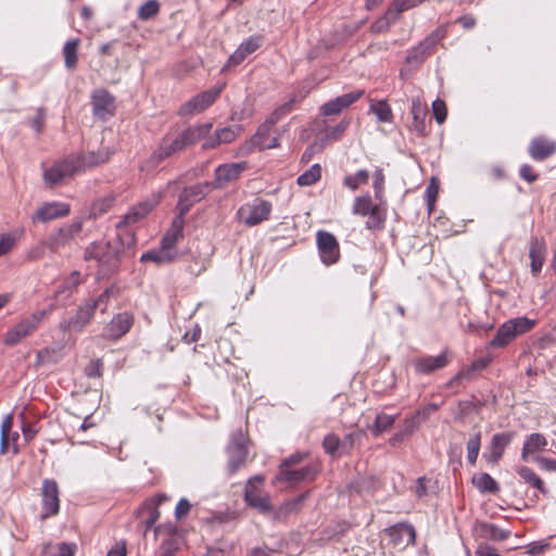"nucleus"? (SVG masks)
<instances>
[{"instance_id": "obj_1", "label": "nucleus", "mask_w": 556, "mask_h": 556, "mask_svg": "<svg viewBox=\"0 0 556 556\" xmlns=\"http://www.w3.org/2000/svg\"><path fill=\"white\" fill-rule=\"evenodd\" d=\"M212 127V123H203L190 126L179 134L164 136L157 149L142 163L141 170L154 168L172 155L195 144L210 134Z\"/></svg>"}, {"instance_id": "obj_2", "label": "nucleus", "mask_w": 556, "mask_h": 556, "mask_svg": "<svg viewBox=\"0 0 556 556\" xmlns=\"http://www.w3.org/2000/svg\"><path fill=\"white\" fill-rule=\"evenodd\" d=\"M110 154L101 152L96 154L89 152L87 155H68L67 157L55 162L50 168L43 172V180L50 186H54L65 178L72 177L83 172L86 167L96 166L109 161Z\"/></svg>"}, {"instance_id": "obj_3", "label": "nucleus", "mask_w": 556, "mask_h": 556, "mask_svg": "<svg viewBox=\"0 0 556 556\" xmlns=\"http://www.w3.org/2000/svg\"><path fill=\"white\" fill-rule=\"evenodd\" d=\"M535 325L528 317H516L505 321L496 331L494 338L489 341V348H504L517 336L530 331Z\"/></svg>"}, {"instance_id": "obj_4", "label": "nucleus", "mask_w": 556, "mask_h": 556, "mask_svg": "<svg viewBox=\"0 0 556 556\" xmlns=\"http://www.w3.org/2000/svg\"><path fill=\"white\" fill-rule=\"evenodd\" d=\"M121 250L110 242L98 241L91 243L85 250V258L94 260L106 271L113 270L119 263Z\"/></svg>"}, {"instance_id": "obj_5", "label": "nucleus", "mask_w": 556, "mask_h": 556, "mask_svg": "<svg viewBox=\"0 0 556 556\" xmlns=\"http://www.w3.org/2000/svg\"><path fill=\"white\" fill-rule=\"evenodd\" d=\"M81 230L83 219H74L52 231L45 240V244L51 253H58L61 249L70 245Z\"/></svg>"}, {"instance_id": "obj_6", "label": "nucleus", "mask_w": 556, "mask_h": 556, "mask_svg": "<svg viewBox=\"0 0 556 556\" xmlns=\"http://www.w3.org/2000/svg\"><path fill=\"white\" fill-rule=\"evenodd\" d=\"M46 316V311H38L30 316L22 319L13 328L9 329L3 338V343L9 346H14L23 339L29 337L37 330L42 319Z\"/></svg>"}, {"instance_id": "obj_7", "label": "nucleus", "mask_w": 556, "mask_h": 556, "mask_svg": "<svg viewBox=\"0 0 556 556\" xmlns=\"http://www.w3.org/2000/svg\"><path fill=\"white\" fill-rule=\"evenodd\" d=\"M443 37L444 31L442 29L433 30L407 52L405 62L413 67H419L431 55L433 49Z\"/></svg>"}, {"instance_id": "obj_8", "label": "nucleus", "mask_w": 556, "mask_h": 556, "mask_svg": "<svg viewBox=\"0 0 556 556\" xmlns=\"http://www.w3.org/2000/svg\"><path fill=\"white\" fill-rule=\"evenodd\" d=\"M271 212V203L261 198L245 203L238 210L239 218L248 226H255L267 220Z\"/></svg>"}, {"instance_id": "obj_9", "label": "nucleus", "mask_w": 556, "mask_h": 556, "mask_svg": "<svg viewBox=\"0 0 556 556\" xmlns=\"http://www.w3.org/2000/svg\"><path fill=\"white\" fill-rule=\"evenodd\" d=\"M263 483V476H255L249 479L244 491V501L249 506L257 509L262 514H266L271 511L273 507L269 495L262 493Z\"/></svg>"}, {"instance_id": "obj_10", "label": "nucleus", "mask_w": 556, "mask_h": 556, "mask_svg": "<svg viewBox=\"0 0 556 556\" xmlns=\"http://www.w3.org/2000/svg\"><path fill=\"white\" fill-rule=\"evenodd\" d=\"M60 491L54 479H45L41 485V515L42 520L55 516L60 511Z\"/></svg>"}, {"instance_id": "obj_11", "label": "nucleus", "mask_w": 556, "mask_h": 556, "mask_svg": "<svg viewBox=\"0 0 556 556\" xmlns=\"http://www.w3.org/2000/svg\"><path fill=\"white\" fill-rule=\"evenodd\" d=\"M94 312V304H91L88 300H86L81 305L78 306L76 313L73 316L63 318L60 321V330L63 332L83 331L91 321Z\"/></svg>"}, {"instance_id": "obj_12", "label": "nucleus", "mask_w": 556, "mask_h": 556, "mask_svg": "<svg viewBox=\"0 0 556 556\" xmlns=\"http://www.w3.org/2000/svg\"><path fill=\"white\" fill-rule=\"evenodd\" d=\"M223 88L224 85L216 86L194 96L179 108V115L186 116L203 112L215 102Z\"/></svg>"}, {"instance_id": "obj_13", "label": "nucleus", "mask_w": 556, "mask_h": 556, "mask_svg": "<svg viewBox=\"0 0 556 556\" xmlns=\"http://www.w3.org/2000/svg\"><path fill=\"white\" fill-rule=\"evenodd\" d=\"M274 125L265 121L257 129L255 135L248 141H245L241 148L240 153L242 155L249 154L255 149H273L279 146L277 137H270V131Z\"/></svg>"}, {"instance_id": "obj_14", "label": "nucleus", "mask_w": 556, "mask_h": 556, "mask_svg": "<svg viewBox=\"0 0 556 556\" xmlns=\"http://www.w3.org/2000/svg\"><path fill=\"white\" fill-rule=\"evenodd\" d=\"M316 243L321 262L327 265L336 264L340 258V247L337 238L326 230L316 233Z\"/></svg>"}, {"instance_id": "obj_15", "label": "nucleus", "mask_w": 556, "mask_h": 556, "mask_svg": "<svg viewBox=\"0 0 556 556\" xmlns=\"http://www.w3.org/2000/svg\"><path fill=\"white\" fill-rule=\"evenodd\" d=\"M319 472L317 464H307L302 468L278 469V475L275 482H288L296 484L300 482H312L316 479Z\"/></svg>"}, {"instance_id": "obj_16", "label": "nucleus", "mask_w": 556, "mask_h": 556, "mask_svg": "<svg viewBox=\"0 0 556 556\" xmlns=\"http://www.w3.org/2000/svg\"><path fill=\"white\" fill-rule=\"evenodd\" d=\"M247 162L226 163L219 165L214 172V179L211 184L213 189H222L228 184L239 179L247 169Z\"/></svg>"}, {"instance_id": "obj_17", "label": "nucleus", "mask_w": 556, "mask_h": 556, "mask_svg": "<svg viewBox=\"0 0 556 556\" xmlns=\"http://www.w3.org/2000/svg\"><path fill=\"white\" fill-rule=\"evenodd\" d=\"M245 442L247 438L241 431L233 433L231 437V441L227 447L228 466L231 473L240 468L248 456Z\"/></svg>"}, {"instance_id": "obj_18", "label": "nucleus", "mask_w": 556, "mask_h": 556, "mask_svg": "<svg viewBox=\"0 0 556 556\" xmlns=\"http://www.w3.org/2000/svg\"><path fill=\"white\" fill-rule=\"evenodd\" d=\"M210 188H212L210 182L197 184L185 188L180 192L177 203L179 215L184 216L194 203L202 200L207 194Z\"/></svg>"}, {"instance_id": "obj_19", "label": "nucleus", "mask_w": 556, "mask_h": 556, "mask_svg": "<svg viewBox=\"0 0 556 556\" xmlns=\"http://www.w3.org/2000/svg\"><path fill=\"white\" fill-rule=\"evenodd\" d=\"M159 202L160 195H153L152 199H148L134 205L116 224V229L128 227L144 218Z\"/></svg>"}, {"instance_id": "obj_20", "label": "nucleus", "mask_w": 556, "mask_h": 556, "mask_svg": "<svg viewBox=\"0 0 556 556\" xmlns=\"http://www.w3.org/2000/svg\"><path fill=\"white\" fill-rule=\"evenodd\" d=\"M528 153L534 161H545L556 153V140L544 136L534 137L528 146Z\"/></svg>"}, {"instance_id": "obj_21", "label": "nucleus", "mask_w": 556, "mask_h": 556, "mask_svg": "<svg viewBox=\"0 0 556 556\" xmlns=\"http://www.w3.org/2000/svg\"><path fill=\"white\" fill-rule=\"evenodd\" d=\"M70 212L71 206L67 203L58 201L46 202L37 208L33 219L40 223H47L52 219L65 217L70 214Z\"/></svg>"}, {"instance_id": "obj_22", "label": "nucleus", "mask_w": 556, "mask_h": 556, "mask_svg": "<svg viewBox=\"0 0 556 556\" xmlns=\"http://www.w3.org/2000/svg\"><path fill=\"white\" fill-rule=\"evenodd\" d=\"M91 104L93 115L102 121H106L114 114V98L104 89L93 92Z\"/></svg>"}, {"instance_id": "obj_23", "label": "nucleus", "mask_w": 556, "mask_h": 556, "mask_svg": "<svg viewBox=\"0 0 556 556\" xmlns=\"http://www.w3.org/2000/svg\"><path fill=\"white\" fill-rule=\"evenodd\" d=\"M364 94L363 90L352 91L336 99L329 100L320 108V113L324 116L338 115L344 109L349 108L352 103L357 101Z\"/></svg>"}, {"instance_id": "obj_24", "label": "nucleus", "mask_w": 556, "mask_h": 556, "mask_svg": "<svg viewBox=\"0 0 556 556\" xmlns=\"http://www.w3.org/2000/svg\"><path fill=\"white\" fill-rule=\"evenodd\" d=\"M448 355L443 351L437 356H421L413 361L415 371L419 375H430L435 370L444 368L448 364Z\"/></svg>"}, {"instance_id": "obj_25", "label": "nucleus", "mask_w": 556, "mask_h": 556, "mask_svg": "<svg viewBox=\"0 0 556 556\" xmlns=\"http://www.w3.org/2000/svg\"><path fill=\"white\" fill-rule=\"evenodd\" d=\"M134 325V316L128 312L115 315L104 329V337L117 340L125 336Z\"/></svg>"}, {"instance_id": "obj_26", "label": "nucleus", "mask_w": 556, "mask_h": 556, "mask_svg": "<svg viewBox=\"0 0 556 556\" xmlns=\"http://www.w3.org/2000/svg\"><path fill=\"white\" fill-rule=\"evenodd\" d=\"M529 257L531 260V274L533 276H538L542 270L546 257V244L543 238H531L529 245Z\"/></svg>"}, {"instance_id": "obj_27", "label": "nucleus", "mask_w": 556, "mask_h": 556, "mask_svg": "<svg viewBox=\"0 0 556 556\" xmlns=\"http://www.w3.org/2000/svg\"><path fill=\"white\" fill-rule=\"evenodd\" d=\"M84 282L80 271L74 270L68 276L64 277L61 283L54 291V299L56 301H66L76 291L77 287Z\"/></svg>"}, {"instance_id": "obj_28", "label": "nucleus", "mask_w": 556, "mask_h": 556, "mask_svg": "<svg viewBox=\"0 0 556 556\" xmlns=\"http://www.w3.org/2000/svg\"><path fill=\"white\" fill-rule=\"evenodd\" d=\"M262 38L252 36L243 41L238 49L229 56L226 66L239 65L244 59L256 51L261 46Z\"/></svg>"}, {"instance_id": "obj_29", "label": "nucleus", "mask_w": 556, "mask_h": 556, "mask_svg": "<svg viewBox=\"0 0 556 556\" xmlns=\"http://www.w3.org/2000/svg\"><path fill=\"white\" fill-rule=\"evenodd\" d=\"M484 368H486V358H478L466 368H463L451 381L446 383V387L454 388L462 384L463 380H475L478 378V374Z\"/></svg>"}, {"instance_id": "obj_30", "label": "nucleus", "mask_w": 556, "mask_h": 556, "mask_svg": "<svg viewBox=\"0 0 556 556\" xmlns=\"http://www.w3.org/2000/svg\"><path fill=\"white\" fill-rule=\"evenodd\" d=\"M546 446L547 439L544 434L534 432L527 435L521 448V459L528 462L531 455L544 451Z\"/></svg>"}, {"instance_id": "obj_31", "label": "nucleus", "mask_w": 556, "mask_h": 556, "mask_svg": "<svg viewBox=\"0 0 556 556\" xmlns=\"http://www.w3.org/2000/svg\"><path fill=\"white\" fill-rule=\"evenodd\" d=\"M514 437L515 432L513 431L494 434L491 441L492 451L491 454L489 455V460L497 463L501 459L504 450L510 444Z\"/></svg>"}, {"instance_id": "obj_32", "label": "nucleus", "mask_w": 556, "mask_h": 556, "mask_svg": "<svg viewBox=\"0 0 556 556\" xmlns=\"http://www.w3.org/2000/svg\"><path fill=\"white\" fill-rule=\"evenodd\" d=\"M389 535L394 543L409 545L415 543L416 532L413 526L407 523H397L389 529Z\"/></svg>"}, {"instance_id": "obj_33", "label": "nucleus", "mask_w": 556, "mask_h": 556, "mask_svg": "<svg viewBox=\"0 0 556 556\" xmlns=\"http://www.w3.org/2000/svg\"><path fill=\"white\" fill-rule=\"evenodd\" d=\"M182 231H184V219H182V216L179 215L178 217L174 218V220L170 225V228L162 238V240H161L162 248L167 251H173V248L175 247L177 241L182 238Z\"/></svg>"}, {"instance_id": "obj_34", "label": "nucleus", "mask_w": 556, "mask_h": 556, "mask_svg": "<svg viewBox=\"0 0 556 556\" xmlns=\"http://www.w3.org/2000/svg\"><path fill=\"white\" fill-rule=\"evenodd\" d=\"M410 113L413 115V129L418 134L424 136L426 134V106H424L418 98H414L412 100Z\"/></svg>"}, {"instance_id": "obj_35", "label": "nucleus", "mask_w": 556, "mask_h": 556, "mask_svg": "<svg viewBox=\"0 0 556 556\" xmlns=\"http://www.w3.org/2000/svg\"><path fill=\"white\" fill-rule=\"evenodd\" d=\"M396 416L388 415L384 413L377 414L374 424L369 427V430L374 437H379L387 430H389L394 421Z\"/></svg>"}, {"instance_id": "obj_36", "label": "nucleus", "mask_w": 556, "mask_h": 556, "mask_svg": "<svg viewBox=\"0 0 556 556\" xmlns=\"http://www.w3.org/2000/svg\"><path fill=\"white\" fill-rule=\"evenodd\" d=\"M79 42V39H72L66 41L63 47L64 62L68 70H73L77 65Z\"/></svg>"}, {"instance_id": "obj_37", "label": "nucleus", "mask_w": 556, "mask_h": 556, "mask_svg": "<svg viewBox=\"0 0 556 556\" xmlns=\"http://www.w3.org/2000/svg\"><path fill=\"white\" fill-rule=\"evenodd\" d=\"M176 256L173 251H167L161 247L159 251H148L140 257L141 262H153L155 264H165L172 262Z\"/></svg>"}, {"instance_id": "obj_38", "label": "nucleus", "mask_w": 556, "mask_h": 556, "mask_svg": "<svg viewBox=\"0 0 556 556\" xmlns=\"http://www.w3.org/2000/svg\"><path fill=\"white\" fill-rule=\"evenodd\" d=\"M518 473L526 483L530 484L541 493L545 494L547 492L543 480L531 468L522 466L518 469Z\"/></svg>"}, {"instance_id": "obj_39", "label": "nucleus", "mask_w": 556, "mask_h": 556, "mask_svg": "<svg viewBox=\"0 0 556 556\" xmlns=\"http://www.w3.org/2000/svg\"><path fill=\"white\" fill-rule=\"evenodd\" d=\"M378 205L372 203L370 195L365 194L354 200L352 212L355 215L367 216Z\"/></svg>"}, {"instance_id": "obj_40", "label": "nucleus", "mask_w": 556, "mask_h": 556, "mask_svg": "<svg viewBox=\"0 0 556 556\" xmlns=\"http://www.w3.org/2000/svg\"><path fill=\"white\" fill-rule=\"evenodd\" d=\"M369 180V172L366 169H359L355 174H351L344 177L343 185L355 191L361 185H366Z\"/></svg>"}, {"instance_id": "obj_41", "label": "nucleus", "mask_w": 556, "mask_h": 556, "mask_svg": "<svg viewBox=\"0 0 556 556\" xmlns=\"http://www.w3.org/2000/svg\"><path fill=\"white\" fill-rule=\"evenodd\" d=\"M396 21H397V13L391 12L389 9L383 16L379 17L377 21H375L371 24L370 29L372 33H376V34L384 33Z\"/></svg>"}, {"instance_id": "obj_42", "label": "nucleus", "mask_w": 556, "mask_h": 556, "mask_svg": "<svg viewBox=\"0 0 556 556\" xmlns=\"http://www.w3.org/2000/svg\"><path fill=\"white\" fill-rule=\"evenodd\" d=\"M321 177V167L319 164L312 165L307 170L298 177V185L302 187L312 186Z\"/></svg>"}, {"instance_id": "obj_43", "label": "nucleus", "mask_w": 556, "mask_h": 556, "mask_svg": "<svg viewBox=\"0 0 556 556\" xmlns=\"http://www.w3.org/2000/svg\"><path fill=\"white\" fill-rule=\"evenodd\" d=\"M115 195L109 194L93 202L90 211V215L93 218L101 216L109 212L115 202Z\"/></svg>"}, {"instance_id": "obj_44", "label": "nucleus", "mask_w": 556, "mask_h": 556, "mask_svg": "<svg viewBox=\"0 0 556 556\" xmlns=\"http://www.w3.org/2000/svg\"><path fill=\"white\" fill-rule=\"evenodd\" d=\"M118 289L115 287H110L105 289L97 299L94 300H88L91 304H94V309L98 307L100 308L101 313H105L108 309V305L110 302V299L112 296H117Z\"/></svg>"}, {"instance_id": "obj_45", "label": "nucleus", "mask_w": 556, "mask_h": 556, "mask_svg": "<svg viewBox=\"0 0 556 556\" xmlns=\"http://www.w3.org/2000/svg\"><path fill=\"white\" fill-rule=\"evenodd\" d=\"M160 11V4L157 0H148L138 9V18L148 21L157 15Z\"/></svg>"}, {"instance_id": "obj_46", "label": "nucleus", "mask_w": 556, "mask_h": 556, "mask_svg": "<svg viewBox=\"0 0 556 556\" xmlns=\"http://www.w3.org/2000/svg\"><path fill=\"white\" fill-rule=\"evenodd\" d=\"M117 240L119 243L121 253L126 249H131L136 245V237L135 233L129 230L127 227H123L122 229H117Z\"/></svg>"}, {"instance_id": "obj_47", "label": "nucleus", "mask_w": 556, "mask_h": 556, "mask_svg": "<svg viewBox=\"0 0 556 556\" xmlns=\"http://www.w3.org/2000/svg\"><path fill=\"white\" fill-rule=\"evenodd\" d=\"M481 446V433L477 432L470 435L467 442V459L470 464H475Z\"/></svg>"}, {"instance_id": "obj_48", "label": "nucleus", "mask_w": 556, "mask_h": 556, "mask_svg": "<svg viewBox=\"0 0 556 556\" xmlns=\"http://www.w3.org/2000/svg\"><path fill=\"white\" fill-rule=\"evenodd\" d=\"M370 110L376 114L379 122L387 123L392 121V110L386 101L371 104Z\"/></svg>"}, {"instance_id": "obj_49", "label": "nucleus", "mask_w": 556, "mask_h": 556, "mask_svg": "<svg viewBox=\"0 0 556 556\" xmlns=\"http://www.w3.org/2000/svg\"><path fill=\"white\" fill-rule=\"evenodd\" d=\"M296 102V98H292L290 101L277 108L267 118L266 121L275 126V124L280 121L283 116L289 114L292 111L293 104Z\"/></svg>"}, {"instance_id": "obj_50", "label": "nucleus", "mask_w": 556, "mask_h": 556, "mask_svg": "<svg viewBox=\"0 0 556 556\" xmlns=\"http://www.w3.org/2000/svg\"><path fill=\"white\" fill-rule=\"evenodd\" d=\"M486 532V525L484 522H477L473 528V533L477 539H481L477 544L476 555L477 556H486V543L484 541V533Z\"/></svg>"}, {"instance_id": "obj_51", "label": "nucleus", "mask_w": 556, "mask_h": 556, "mask_svg": "<svg viewBox=\"0 0 556 556\" xmlns=\"http://www.w3.org/2000/svg\"><path fill=\"white\" fill-rule=\"evenodd\" d=\"M240 130V127L229 126L217 129L215 134L217 135V140H219L220 143H230L238 137Z\"/></svg>"}, {"instance_id": "obj_52", "label": "nucleus", "mask_w": 556, "mask_h": 556, "mask_svg": "<svg viewBox=\"0 0 556 556\" xmlns=\"http://www.w3.org/2000/svg\"><path fill=\"white\" fill-rule=\"evenodd\" d=\"M421 2L422 0H394L392 3V8H390V11L396 12L399 18L402 12L413 9Z\"/></svg>"}, {"instance_id": "obj_53", "label": "nucleus", "mask_w": 556, "mask_h": 556, "mask_svg": "<svg viewBox=\"0 0 556 556\" xmlns=\"http://www.w3.org/2000/svg\"><path fill=\"white\" fill-rule=\"evenodd\" d=\"M432 112L438 124H443L445 122L447 109L443 100L437 99L432 102Z\"/></svg>"}, {"instance_id": "obj_54", "label": "nucleus", "mask_w": 556, "mask_h": 556, "mask_svg": "<svg viewBox=\"0 0 556 556\" xmlns=\"http://www.w3.org/2000/svg\"><path fill=\"white\" fill-rule=\"evenodd\" d=\"M374 190L377 199H381L384 190V174L383 169L377 167L374 172Z\"/></svg>"}, {"instance_id": "obj_55", "label": "nucleus", "mask_w": 556, "mask_h": 556, "mask_svg": "<svg viewBox=\"0 0 556 556\" xmlns=\"http://www.w3.org/2000/svg\"><path fill=\"white\" fill-rule=\"evenodd\" d=\"M367 216L369 217L366 222L368 229H381L383 227L384 218L380 215L379 206L374 208Z\"/></svg>"}, {"instance_id": "obj_56", "label": "nucleus", "mask_w": 556, "mask_h": 556, "mask_svg": "<svg viewBox=\"0 0 556 556\" xmlns=\"http://www.w3.org/2000/svg\"><path fill=\"white\" fill-rule=\"evenodd\" d=\"M46 110L38 108L36 115L29 119V126L37 132L40 134L45 127Z\"/></svg>"}, {"instance_id": "obj_57", "label": "nucleus", "mask_w": 556, "mask_h": 556, "mask_svg": "<svg viewBox=\"0 0 556 556\" xmlns=\"http://www.w3.org/2000/svg\"><path fill=\"white\" fill-rule=\"evenodd\" d=\"M519 177L525 181L532 184L538 180L539 174L530 164H522L519 168Z\"/></svg>"}, {"instance_id": "obj_58", "label": "nucleus", "mask_w": 556, "mask_h": 556, "mask_svg": "<svg viewBox=\"0 0 556 556\" xmlns=\"http://www.w3.org/2000/svg\"><path fill=\"white\" fill-rule=\"evenodd\" d=\"M340 439L336 434H327L323 441V446L326 453L334 455L339 448Z\"/></svg>"}, {"instance_id": "obj_59", "label": "nucleus", "mask_w": 556, "mask_h": 556, "mask_svg": "<svg viewBox=\"0 0 556 556\" xmlns=\"http://www.w3.org/2000/svg\"><path fill=\"white\" fill-rule=\"evenodd\" d=\"M305 457H306V453H300V452L294 453L281 462L279 469L294 468V466L300 464Z\"/></svg>"}, {"instance_id": "obj_60", "label": "nucleus", "mask_w": 556, "mask_h": 556, "mask_svg": "<svg viewBox=\"0 0 556 556\" xmlns=\"http://www.w3.org/2000/svg\"><path fill=\"white\" fill-rule=\"evenodd\" d=\"M510 531L501 529L493 523H489V540L504 541L509 538Z\"/></svg>"}, {"instance_id": "obj_61", "label": "nucleus", "mask_w": 556, "mask_h": 556, "mask_svg": "<svg viewBox=\"0 0 556 556\" xmlns=\"http://www.w3.org/2000/svg\"><path fill=\"white\" fill-rule=\"evenodd\" d=\"M307 497H308V492L299 495L293 501L286 503L281 507V513L289 514V513L295 511Z\"/></svg>"}, {"instance_id": "obj_62", "label": "nucleus", "mask_w": 556, "mask_h": 556, "mask_svg": "<svg viewBox=\"0 0 556 556\" xmlns=\"http://www.w3.org/2000/svg\"><path fill=\"white\" fill-rule=\"evenodd\" d=\"M533 460L539 465L542 470L556 472V459L543 456H535Z\"/></svg>"}, {"instance_id": "obj_63", "label": "nucleus", "mask_w": 556, "mask_h": 556, "mask_svg": "<svg viewBox=\"0 0 556 556\" xmlns=\"http://www.w3.org/2000/svg\"><path fill=\"white\" fill-rule=\"evenodd\" d=\"M349 125V121H341L338 125H336L329 130V132L327 134V138L332 140L339 139L344 134Z\"/></svg>"}, {"instance_id": "obj_64", "label": "nucleus", "mask_w": 556, "mask_h": 556, "mask_svg": "<svg viewBox=\"0 0 556 556\" xmlns=\"http://www.w3.org/2000/svg\"><path fill=\"white\" fill-rule=\"evenodd\" d=\"M190 508H191V504L189 503V501L187 498H181L177 503L176 508H175L176 518L177 519L185 518L189 514Z\"/></svg>"}]
</instances>
